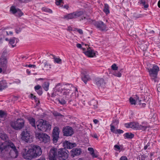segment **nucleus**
Listing matches in <instances>:
<instances>
[{
    "mask_svg": "<svg viewBox=\"0 0 160 160\" xmlns=\"http://www.w3.org/2000/svg\"><path fill=\"white\" fill-rule=\"evenodd\" d=\"M72 87L73 88L71 84L65 85L61 91L63 98L61 99L57 98L56 100L59 103L62 105L65 104L67 101L69 102H72L73 100V98L72 95V93L71 92V89Z\"/></svg>",
    "mask_w": 160,
    "mask_h": 160,
    "instance_id": "f257e3e1",
    "label": "nucleus"
},
{
    "mask_svg": "<svg viewBox=\"0 0 160 160\" xmlns=\"http://www.w3.org/2000/svg\"><path fill=\"white\" fill-rule=\"evenodd\" d=\"M125 126L127 128H131L133 129L142 130L145 131L149 127L148 124L146 122H143L140 124L136 122H131L124 124Z\"/></svg>",
    "mask_w": 160,
    "mask_h": 160,
    "instance_id": "f03ea898",
    "label": "nucleus"
},
{
    "mask_svg": "<svg viewBox=\"0 0 160 160\" xmlns=\"http://www.w3.org/2000/svg\"><path fill=\"white\" fill-rule=\"evenodd\" d=\"M2 54L1 57V73L6 74L7 58L8 55L7 48L5 47L2 50Z\"/></svg>",
    "mask_w": 160,
    "mask_h": 160,
    "instance_id": "7ed1b4c3",
    "label": "nucleus"
},
{
    "mask_svg": "<svg viewBox=\"0 0 160 160\" xmlns=\"http://www.w3.org/2000/svg\"><path fill=\"white\" fill-rule=\"evenodd\" d=\"M3 142H1V153H2L4 152V151H5V154H8V151L10 150V148L12 149V150H13L15 153V158H16L18 156V151L16 147L12 142H8L7 145L2 147V146L3 145Z\"/></svg>",
    "mask_w": 160,
    "mask_h": 160,
    "instance_id": "20e7f679",
    "label": "nucleus"
},
{
    "mask_svg": "<svg viewBox=\"0 0 160 160\" xmlns=\"http://www.w3.org/2000/svg\"><path fill=\"white\" fill-rule=\"evenodd\" d=\"M25 121L22 118H18L16 120L12 121L10 123L11 127L15 130H20L25 125Z\"/></svg>",
    "mask_w": 160,
    "mask_h": 160,
    "instance_id": "39448f33",
    "label": "nucleus"
},
{
    "mask_svg": "<svg viewBox=\"0 0 160 160\" xmlns=\"http://www.w3.org/2000/svg\"><path fill=\"white\" fill-rule=\"evenodd\" d=\"M37 126L39 130L42 132H46L51 128L48 122L43 119L40 120L37 122Z\"/></svg>",
    "mask_w": 160,
    "mask_h": 160,
    "instance_id": "423d86ee",
    "label": "nucleus"
},
{
    "mask_svg": "<svg viewBox=\"0 0 160 160\" xmlns=\"http://www.w3.org/2000/svg\"><path fill=\"white\" fill-rule=\"evenodd\" d=\"M20 135L22 140L25 142L31 143L33 141L32 136L30 134V131L27 129L22 131Z\"/></svg>",
    "mask_w": 160,
    "mask_h": 160,
    "instance_id": "0eeeda50",
    "label": "nucleus"
},
{
    "mask_svg": "<svg viewBox=\"0 0 160 160\" xmlns=\"http://www.w3.org/2000/svg\"><path fill=\"white\" fill-rule=\"evenodd\" d=\"M69 156V152L65 148L58 149V158L59 160H66Z\"/></svg>",
    "mask_w": 160,
    "mask_h": 160,
    "instance_id": "6e6552de",
    "label": "nucleus"
},
{
    "mask_svg": "<svg viewBox=\"0 0 160 160\" xmlns=\"http://www.w3.org/2000/svg\"><path fill=\"white\" fill-rule=\"evenodd\" d=\"M89 22L101 31H104L107 30L106 25L102 21H96L91 20Z\"/></svg>",
    "mask_w": 160,
    "mask_h": 160,
    "instance_id": "1a4fd4ad",
    "label": "nucleus"
},
{
    "mask_svg": "<svg viewBox=\"0 0 160 160\" xmlns=\"http://www.w3.org/2000/svg\"><path fill=\"white\" fill-rule=\"evenodd\" d=\"M159 71V68L157 66L153 65L152 68L148 69L149 75L152 79L155 82L156 81V78L158 75V73Z\"/></svg>",
    "mask_w": 160,
    "mask_h": 160,
    "instance_id": "9d476101",
    "label": "nucleus"
},
{
    "mask_svg": "<svg viewBox=\"0 0 160 160\" xmlns=\"http://www.w3.org/2000/svg\"><path fill=\"white\" fill-rule=\"evenodd\" d=\"M83 14V11H77L65 15L64 18L67 20L76 19L82 16Z\"/></svg>",
    "mask_w": 160,
    "mask_h": 160,
    "instance_id": "9b49d317",
    "label": "nucleus"
},
{
    "mask_svg": "<svg viewBox=\"0 0 160 160\" xmlns=\"http://www.w3.org/2000/svg\"><path fill=\"white\" fill-rule=\"evenodd\" d=\"M35 134L36 138L39 139L41 142L47 143L50 141V137L46 133L36 132H35Z\"/></svg>",
    "mask_w": 160,
    "mask_h": 160,
    "instance_id": "f8f14e48",
    "label": "nucleus"
},
{
    "mask_svg": "<svg viewBox=\"0 0 160 160\" xmlns=\"http://www.w3.org/2000/svg\"><path fill=\"white\" fill-rule=\"evenodd\" d=\"M31 148L28 150L26 149H23L22 153L23 158L27 160H31L33 158H35V156L33 154Z\"/></svg>",
    "mask_w": 160,
    "mask_h": 160,
    "instance_id": "ddd939ff",
    "label": "nucleus"
},
{
    "mask_svg": "<svg viewBox=\"0 0 160 160\" xmlns=\"http://www.w3.org/2000/svg\"><path fill=\"white\" fill-rule=\"evenodd\" d=\"M58 149L56 148H51L49 153V157L50 160H56V157L58 158Z\"/></svg>",
    "mask_w": 160,
    "mask_h": 160,
    "instance_id": "4468645a",
    "label": "nucleus"
},
{
    "mask_svg": "<svg viewBox=\"0 0 160 160\" xmlns=\"http://www.w3.org/2000/svg\"><path fill=\"white\" fill-rule=\"evenodd\" d=\"M63 135L65 136H70L74 133L72 128L70 126H66L63 127L62 130Z\"/></svg>",
    "mask_w": 160,
    "mask_h": 160,
    "instance_id": "2eb2a0df",
    "label": "nucleus"
},
{
    "mask_svg": "<svg viewBox=\"0 0 160 160\" xmlns=\"http://www.w3.org/2000/svg\"><path fill=\"white\" fill-rule=\"evenodd\" d=\"M31 149L33 150L32 152L35 156V158H36L40 156L42 153L41 148L40 147L38 146L34 145Z\"/></svg>",
    "mask_w": 160,
    "mask_h": 160,
    "instance_id": "dca6fc26",
    "label": "nucleus"
},
{
    "mask_svg": "<svg viewBox=\"0 0 160 160\" xmlns=\"http://www.w3.org/2000/svg\"><path fill=\"white\" fill-rule=\"evenodd\" d=\"M95 84L99 88H104L105 87V82L104 79L102 78H97L95 80Z\"/></svg>",
    "mask_w": 160,
    "mask_h": 160,
    "instance_id": "f3484780",
    "label": "nucleus"
},
{
    "mask_svg": "<svg viewBox=\"0 0 160 160\" xmlns=\"http://www.w3.org/2000/svg\"><path fill=\"white\" fill-rule=\"evenodd\" d=\"M81 73L82 80L86 84L87 82L90 79V77L88 74V71L86 69L82 70Z\"/></svg>",
    "mask_w": 160,
    "mask_h": 160,
    "instance_id": "a211bd4d",
    "label": "nucleus"
},
{
    "mask_svg": "<svg viewBox=\"0 0 160 160\" xmlns=\"http://www.w3.org/2000/svg\"><path fill=\"white\" fill-rule=\"evenodd\" d=\"M71 156L72 157L78 156L82 153V150L80 148H74L72 149L71 151Z\"/></svg>",
    "mask_w": 160,
    "mask_h": 160,
    "instance_id": "6ab92c4d",
    "label": "nucleus"
},
{
    "mask_svg": "<svg viewBox=\"0 0 160 160\" xmlns=\"http://www.w3.org/2000/svg\"><path fill=\"white\" fill-rule=\"evenodd\" d=\"M61 83H58L56 85L54 91H56L54 92H53L51 95V97L52 98H54L58 95V93H57V92H60L62 91V89L63 88H61Z\"/></svg>",
    "mask_w": 160,
    "mask_h": 160,
    "instance_id": "aec40b11",
    "label": "nucleus"
},
{
    "mask_svg": "<svg viewBox=\"0 0 160 160\" xmlns=\"http://www.w3.org/2000/svg\"><path fill=\"white\" fill-rule=\"evenodd\" d=\"M96 52H97L94 51L89 48L87 49L86 51L84 52V53L89 57H93L95 56Z\"/></svg>",
    "mask_w": 160,
    "mask_h": 160,
    "instance_id": "412c9836",
    "label": "nucleus"
},
{
    "mask_svg": "<svg viewBox=\"0 0 160 160\" xmlns=\"http://www.w3.org/2000/svg\"><path fill=\"white\" fill-rule=\"evenodd\" d=\"M63 145L64 148L68 149H71L76 146V144L75 143H72L67 140L63 142Z\"/></svg>",
    "mask_w": 160,
    "mask_h": 160,
    "instance_id": "4be33fe9",
    "label": "nucleus"
},
{
    "mask_svg": "<svg viewBox=\"0 0 160 160\" xmlns=\"http://www.w3.org/2000/svg\"><path fill=\"white\" fill-rule=\"evenodd\" d=\"M10 10L14 14L15 13L18 14L19 17H21L23 14V13L20 9L16 8L14 6H12L11 7Z\"/></svg>",
    "mask_w": 160,
    "mask_h": 160,
    "instance_id": "5701e85b",
    "label": "nucleus"
},
{
    "mask_svg": "<svg viewBox=\"0 0 160 160\" xmlns=\"http://www.w3.org/2000/svg\"><path fill=\"white\" fill-rule=\"evenodd\" d=\"M110 130L111 131L115 134H120L121 133H123L124 132V131L120 129H115V126H114L112 124L111 125H110Z\"/></svg>",
    "mask_w": 160,
    "mask_h": 160,
    "instance_id": "b1692460",
    "label": "nucleus"
},
{
    "mask_svg": "<svg viewBox=\"0 0 160 160\" xmlns=\"http://www.w3.org/2000/svg\"><path fill=\"white\" fill-rule=\"evenodd\" d=\"M28 120L29 123L32 125V126L35 128H36L35 120V119L32 117H28Z\"/></svg>",
    "mask_w": 160,
    "mask_h": 160,
    "instance_id": "393cba45",
    "label": "nucleus"
},
{
    "mask_svg": "<svg viewBox=\"0 0 160 160\" xmlns=\"http://www.w3.org/2000/svg\"><path fill=\"white\" fill-rule=\"evenodd\" d=\"M103 11L106 15H108L110 13L109 7L108 4L105 3L104 4Z\"/></svg>",
    "mask_w": 160,
    "mask_h": 160,
    "instance_id": "a878e982",
    "label": "nucleus"
},
{
    "mask_svg": "<svg viewBox=\"0 0 160 160\" xmlns=\"http://www.w3.org/2000/svg\"><path fill=\"white\" fill-rule=\"evenodd\" d=\"M7 113L6 112L1 110V121H4L7 118Z\"/></svg>",
    "mask_w": 160,
    "mask_h": 160,
    "instance_id": "bb28decb",
    "label": "nucleus"
},
{
    "mask_svg": "<svg viewBox=\"0 0 160 160\" xmlns=\"http://www.w3.org/2000/svg\"><path fill=\"white\" fill-rule=\"evenodd\" d=\"M123 136L125 139H132L134 137V135L131 133L126 132L123 134Z\"/></svg>",
    "mask_w": 160,
    "mask_h": 160,
    "instance_id": "cd10ccee",
    "label": "nucleus"
},
{
    "mask_svg": "<svg viewBox=\"0 0 160 160\" xmlns=\"http://www.w3.org/2000/svg\"><path fill=\"white\" fill-rule=\"evenodd\" d=\"M7 87V83L5 80L1 81V91Z\"/></svg>",
    "mask_w": 160,
    "mask_h": 160,
    "instance_id": "c85d7f7f",
    "label": "nucleus"
},
{
    "mask_svg": "<svg viewBox=\"0 0 160 160\" xmlns=\"http://www.w3.org/2000/svg\"><path fill=\"white\" fill-rule=\"evenodd\" d=\"M49 83L48 82H45L42 86L44 89L46 91H48L49 89Z\"/></svg>",
    "mask_w": 160,
    "mask_h": 160,
    "instance_id": "c756f323",
    "label": "nucleus"
},
{
    "mask_svg": "<svg viewBox=\"0 0 160 160\" xmlns=\"http://www.w3.org/2000/svg\"><path fill=\"white\" fill-rule=\"evenodd\" d=\"M59 128L57 127H54L53 129L52 135H57L58 136H59Z\"/></svg>",
    "mask_w": 160,
    "mask_h": 160,
    "instance_id": "7c9ffc66",
    "label": "nucleus"
},
{
    "mask_svg": "<svg viewBox=\"0 0 160 160\" xmlns=\"http://www.w3.org/2000/svg\"><path fill=\"white\" fill-rule=\"evenodd\" d=\"M1 30H2V31H1V32H2V35H3L4 37L9 35L8 31L7 28L3 29V28H2L1 29Z\"/></svg>",
    "mask_w": 160,
    "mask_h": 160,
    "instance_id": "2f4dec72",
    "label": "nucleus"
},
{
    "mask_svg": "<svg viewBox=\"0 0 160 160\" xmlns=\"http://www.w3.org/2000/svg\"><path fill=\"white\" fill-rule=\"evenodd\" d=\"M51 56L53 57V58L54 59V62L60 64L62 63L61 59L59 58H57L55 57V56L52 55L51 54Z\"/></svg>",
    "mask_w": 160,
    "mask_h": 160,
    "instance_id": "473e14b6",
    "label": "nucleus"
},
{
    "mask_svg": "<svg viewBox=\"0 0 160 160\" xmlns=\"http://www.w3.org/2000/svg\"><path fill=\"white\" fill-rule=\"evenodd\" d=\"M15 37H13L11 38L9 40V43L11 45H12V48H14L16 46L15 44H14L15 42Z\"/></svg>",
    "mask_w": 160,
    "mask_h": 160,
    "instance_id": "72a5a7b5",
    "label": "nucleus"
},
{
    "mask_svg": "<svg viewBox=\"0 0 160 160\" xmlns=\"http://www.w3.org/2000/svg\"><path fill=\"white\" fill-rule=\"evenodd\" d=\"M52 141L53 143L55 144H56V143L59 138V136L56 135H52Z\"/></svg>",
    "mask_w": 160,
    "mask_h": 160,
    "instance_id": "f704fd0d",
    "label": "nucleus"
},
{
    "mask_svg": "<svg viewBox=\"0 0 160 160\" xmlns=\"http://www.w3.org/2000/svg\"><path fill=\"white\" fill-rule=\"evenodd\" d=\"M140 4H142L145 8H147L148 7L149 5L148 4L146 3L145 0H141L140 1Z\"/></svg>",
    "mask_w": 160,
    "mask_h": 160,
    "instance_id": "c9c22d12",
    "label": "nucleus"
},
{
    "mask_svg": "<svg viewBox=\"0 0 160 160\" xmlns=\"http://www.w3.org/2000/svg\"><path fill=\"white\" fill-rule=\"evenodd\" d=\"M42 10L45 12H48L50 13H52V11L51 9L46 7L42 8Z\"/></svg>",
    "mask_w": 160,
    "mask_h": 160,
    "instance_id": "e433bc0d",
    "label": "nucleus"
},
{
    "mask_svg": "<svg viewBox=\"0 0 160 160\" xmlns=\"http://www.w3.org/2000/svg\"><path fill=\"white\" fill-rule=\"evenodd\" d=\"M1 138L4 141L7 140L8 138V137L6 134H2L1 133Z\"/></svg>",
    "mask_w": 160,
    "mask_h": 160,
    "instance_id": "4c0bfd02",
    "label": "nucleus"
},
{
    "mask_svg": "<svg viewBox=\"0 0 160 160\" xmlns=\"http://www.w3.org/2000/svg\"><path fill=\"white\" fill-rule=\"evenodd\" d=\"M140 48L141 49H142L143 51H145L147 50V49L148 48V47L147 45L146 44L143 43L140 46Z\"/></svg>",
    "mask_w": 160,
    "mask_h": 160,
    "instance_id": "58836bf2",
    "label": "nucleus"
},
{
    "mask_svg": "<svg viewBox=\"0 0 160 160\" xmlns=\"http://www.w3.org/2000/svg\"><path fill=\"white\" fill-rule=\"evenodd\" d=\"M113 74L115 76L118 77H120L122 75L121 73L119 72L115 71L113 73Z\"/></svg>",
    "mask_w": 160,
    "mask_h": 160,
    "instance_id": "ea45409f",
    "label": "nucleus"
},
{
    "mask_svg": "<svg viewBox=\"0 0 160 160\" xmlns=\"http://www.w3.org/2000/svg\"><path fill=\"white\" fill-rule=\"evenodd\" d=\"M130 102L131 104L135 105L136 104V101L132 98L131 97L129 98Z\"/></svg>",
    "mask_w": 160,
    "mask_h": 160,
    "instance_id": "a19ab883",
    "label": "nucleus"
},
{
    "mask_svg": "<svg viewBox=\"0 0 160 160\" xmlns=\"http://www.w3.org/2000/svg\"><path fill=\"white\" fill-rule=\"evenodd\" d=\"M118 123L119 122L118 120L114 119L112 121V122L110 125H111L112 124L114 126H115L117 125L118 124Z\"/></svg>",
    "mask_w": 160,
    "mask_h": 160,
    "instance_id": "79ce46f5",
    "label": "nucleus"
},
{
    "mask_svg": "<svg viewBox=\"0 0 160 160\" xmlns=\"http://www.w3.org/2000/svg\"><path fill=\"white\" fill-rule=\"evenodd\" d=\"M34 88L35 91L39 90L40 89H42L41 86L39 85H38L35 86Z\"/></svg>",
    "mask_w": 160,
    "mask_h": 160,
    "instance_id": "37998d69",
    "label": "nucleus"
},
{
    "mask_svg": "<svg viewBox=\"0 0 160 160\" xmlns=\"http://www.w3.org/2000/svg\"><path fill=\"white\" fill-rule=\"evenodd\" d=\"M19 2L21 3H27L31 2L32 0H18Z\"/></svg>",
    "mask_w": 160,
    "mask_h": 160,
    "instance_id": "c03bdc74",
    "label": "nucleus"
},
{
    "mask_svg": "<svg viewBox=\"0 0 160 160\" xmlns=\"http://www.w3.org/2000/svg\"><path fill=\"white\" fill-rule=\"evenodd\" d=\"M111 68L113 70H116L118 69V67L115 64H112L111 66Z\"/></svg>",
    "mask_w": 160,
    "mask_h": 160,
    "instance_id": "a18cd8bd",
    "label": "nucleus"
},
{
    "mask_svg": "<svg viewBox=\"0 0 160 160\" xmlns=\"http://www.w3.org/2000/svg\"><path fill=\"white\" fill-rule=\"evenodd\" d=\"M30 95L31 98L32 99H33L36 101V102L39 101L38 98H37L36 96L33 95L32 94H31Z\"/></svg>",
    "mask_w": 160,
    "mask_h": 160,
    "instance_id": "49530a36",
    "label": "nucleus"
},
{
    "mask_svg": "<svg viewBox=\"0 0 160 160\" xmlns=\"http://www.w3.org/2000/svg\"><path fill=\"white\" fill-rule=\"evenodd\" d=\"M44 65L45 68L46 69H48L50 68H51V67L49 65H48L47 62L44 63Z\"/></svg>",
    "mask_w": 160,
    "mask_h": 160,
    "instance_id": "de8ad7c7",
    "label": "nucleus"
},
{
    "mask_svg": "<svg viewBox=\"0 0 160 160\" xmlns=\"http://www.w3.org/2000/svg\"><path fill=\"white\" fill-rule=\"evenodd\" d=\"M53 114L55 116H60L61 117L63 116L61 113L58 112H54L53 113Z\"/></svg>",
    "mask_w": 160,
    "mask_h": 160,
    "instance_id": "09e8293b",
    "label": "nucleus"
},
{
    "mask_svg": "<svg viewBox=\"0 0 160 160\" xmlns=\"http://www.w3.org/2000/svg\"><path fill=\"white\" fill-rule=\"evenodd\" d=\"M55 1L56 4L58 6L61 3H63L62 0H56Z\"/></svg>",
    "mask_w": 160,
    "mask_h": 160,
    "instance_id": "8fccbe9b",
    "label": "nucleus"
},
{
    "mask_svg": "<svg viewBox=\"0 0 160 160\" xmlns=\"http://www.w3.org/2000/svg\"><path fill=\"white\" fill-rule=\"evenodd\" d=\"M114 147L115 148V150L116 151H118V150H120V147L117 145H115L114 146Z\"/></svg>",
    "mask_w": 160,
    "mask_h": 160,
    "instance_id": "3c124183",
    "label": "nucleus"
},
{
    "mask_svg": "<svg viewBox=\"0 0 160 160\" xmlns=\"http://www.w3.org/2000/svg\"><path fill=\"white\" fill-rule=\"evenodd\" d=\"M16 32L18 33L21 31V28H17L15 29Z\"/></svg>",
    "mask_w": 160,
    "mask_h": 160,
    "instance_id": "603ef678",
    "label": "nucleus"
},
{
    "mask_svg": "<svg viewBox=\"0 0 160 160\" xmlns=\"http://www.w3.org/2000/svg\"><path fill=\"white\" fill-rule=\"evenodd\" d=\"M36 92H37L39 95H41L42 93V89H40L39 90L36 91Z\"/></svg>",
    "mask_w": 160,
    "mask_h": 160,
    "instance_id": "864d4df0",
    "label": "nucleus"
},
{
    "mask_svg": "<svg viewBox=\"0 0 160 160\" xmlns=\"http://www.w3.org/2000/svg\"><path fill=\"white\" fill-rule=\"evenodd\" d=\"M150 145V143L149 142H148L147 144L145 145L144 147V149L145 150H146L148 147Z\"/></svg>",
    "mask_w": 160,
    "mask_h": 160,
    "instance_id": "5fc2aeb1",
    "label": "nucleus"
},
{
    "mask_svg": "<svg viewBox=\"0 0 160 160\" xmlns=\"http://www.w3.org/2000/svg\"><path fill=\"white\" fill-rule=\"evenodd\" d=\"M119 160H128V159L126 156H122L120 158Z\"/></svg>",
    "mask_w": 160,
    "mask_h": 160,
    "instance_id": "6e6d98bb",
    "label": "nucleus"
},
{
    "mask_svg": "<svg viewBox=\"0 0 160 160\" xmlns=\"http://www.w3.org/2000/svg\"><path fill=\"white\" fill-rule=\"evenodd\" d=\"M76 29L77 30V32L80 34H83V32L82 30L81 29H77L76 28Z\"/></svg>",
    "mask_w": 160,
    "mask_h": 160,
    "instance_id": "4d7b16f0",
    "label": "nucleus"
},
{
    "mask_svg": "<svg viewBox=\"0 0 160 160\" xmlns=\"http://www.w3.org/2000/svg\"><path fill=\"white\" fill-rule=\"evenodd\" d=\"M136 97L135 98L136 99V101L137 102H140L141 101V100L139 99V97L137 95H136Z\"/></svg>",
    "mask_w": 160,
    "mask_h": 160,
    "instance_id": "13d9d810",
    "label": "nucleus"
},
{
    "mask_svg": "<svg viewBox=\"0 0 160 160\" xmlns=\"http://www.w3.org/2000/svg\"><path fill=\"white\" fill-rule=\"evenodd\" d=\"M91 155H92V157L93 158H97L98 157V156L97 155H96L94 153V152H92L91 153Z\"/></svg>",
    "mask_w": 160,
    "mask_h": 160,
    "instance_id": "bf43d9fd",
    "label": "nucleus"
},
{
    "mask_svg": "<svg viewBox=\"0 0 160 160\" xmlns=\"http://www.w3.org/2000/svg\"><path fill=\"white\" fill-rule=\"evenodd\" d=\"M90 105L93 106H94L95 105L93 104L94 103H96V102L95 100H92L90 102Z\"/></svg>",
    "mask_w": 160,
    "mask_h": 160,
    "instance_id": "052dcab7",
    "label": "nucleus"
},
{
    "mask_svg": "<svg viewBox=\"0 0 160 160\" xmlns=\"http://www.w3.org/2000/svg\"><path fill=\"white\" fill-rule=\"evenodd\" d=\"M88 151H90L91 152V153L92 152H94V149H93V148H88Z\"/></svg>",
    "mask_w": 160,
    "mask_h": 160,
    "instance_id": "680f3d73",
    "label": "nucleus"
},
{
    "mask_svg": "<svg viewBox=\"0 0 160 160\" xmlns=\"http://www.w3.org/2000/svg\"><path fill=\"white\" fill-rule=\"evenodd\" d=\"M76 46L77 47L81 49L82 48V45L81 44L79 43H78L76 45Z\"/></svg>",
    "mask_w": 160,
    "mask_h": 160,
    "instance_id": "e2e57ef3",
    "label": "nucleus"
},
{
    "mask_svg": "<svg viewBox=\"0 0 160 160\" xmlns=\"http://www.w3.org/2000/svg\"><path fill=\"white\" fill-rule=\"evenodd\" d=\"M28 67L29 68H35L36 66L35 65L29 64L28 65Z\"/></svg>",
    "mask_w": 160,
    "mask_h": 160,
    "instance_id": "0e129e2a",
    "label": "nucleus"
},
{
    "mask_svg": "<svg viewBox=\"0 0 160 160\" xmlns=\"http://www.w3.org/2000/svg\"><path fill=\"white\" fill-rule=\"evenodd\" d=\"M139 104L140 105H141V107H145L146 104L145 103H142V104H141V103L139 102V103L138 104Z\"/></svg>",
    "mask_w": 160,
    "mask_h": 160,
    "instance_id": "69168bd1",
    "label": "nucleus"
},
{
    "mask_svg": "<svg viewBox=\"0 0 160 160\" xmlns=\"http://www.w3.org/2000/svg\"><path fill=\"white\" fill-rule=\"evenodd\" d=\"M67 30L69 31H71L72 30V28L70 27H68Z\"/></svg>",
    "mask_w": 160,
    "mask_h": 160,
    "instance_id": "338daca9",
    "label": "nucleus"
},
{
    "mask_svg": "<svg viewBox=\"0 0 160 160\" xmlns=\"http://www.w3.org/2000/svg\"><path fill=\"white\" fill-rule=\"evenodd\" d=\"M145 159V156L144 155H142L141 156V159H139V160H144Z\"/></svg>",
    "mask_w": 160,
    "mask_h": 160,
    "instance_id": "774afa93",
    "label": "nucleus"
}]
</instances>
